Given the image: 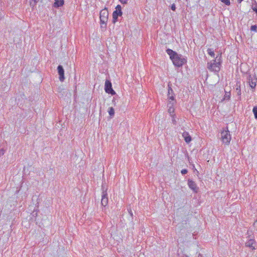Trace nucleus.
Returning <instances> with one entry per match:
<instances>
[{"label":"nucleus","mask_w":257,"mask_h":257,"mask_svg":"<svg viewBox=\"0 0 257 257\" xmlns=\"http://www.w3.org/2000/svg\"><path fill=\"white\" fill-rule=\"evenodd\" d=\"M166 52L170 56V58L175 66L177 67H181L186 62V59L183 58L181 55L177 54L172 50L168 49H167Z\"/></svg>","instance_id":"f257e3e1"},{"label":"nucleus","mask_w":257,"mask_h":257,"mask_svg":"<svg viewBox=\"0 0 257 257\" xmlns=\"http://www.w3.org/2000/svg\"><path fill=\"white\" fill-rule=\"evenodd\" d=\"M220 57H216L215 60L208 63L207 68L211 71L218 72L220 69Z\"/></svg>","instance_id":"f03ea898"},{"label":"nucleus","mask_w":257,"mask_h":257,"mask_svg":"<svg viewBox=\"0 0 257 257\" xmlns=\"http://www.w3.org/2000/svg\"><path fill=\"white\" fill-rule=\"evenodd\" d=\"M221 139L222 143L226 145H228L231 139L230 132L226 128V130H224L221 133Z\"/></svg>","instance_id":"7ed1b4c3"},{"label":"nucleus","mask_w":257,"mask_h":257,"mask_svg":"<svg viewBox=\"0 0 257 257\" xmlns=\"http://www.w3.org/2000/svg\"><path fill=\"white\" fill-rule=\"evenodd\" d=\"M108 12L107 9L102 10L100 12V21L101 24H104L106 26V23L108 20Z\"/></svg>","instance_id":"20e7f679"},{"label":"nucleus","mask_w":257,"mask_h":257,"mask_svg":"<svg viewBox=\"0 0 257 257\" xmlns=\"http://www.w3.org/2000/svg\"><path fill=\"white\" fill-rule=\"evenodd\" d=\"M245 244L246 247H248L252 249H255L256 246V242L254 239V236H248Z\"/></svg>","instance_id":"39448f33"},{"label":"nucleus","mask_w":257,"mask_h":257,"mask_svg":"<svg viewBox=\"0 0 257 257\" xmlns=\"http://www.w3.org/2000/svg\"><path fill=\"white\" fill-rule=\"evenodd\" d=\"M247 80L250 87L252 89H254L257 82V78L255 75H249L247 77Z\"/></svg>","instance_id":"423d86ee"},{"label":"nucleus","mask_w":257,"mask_h":257,"mask_svg":"<svg viewBox=\"0 0 257 257\" xmlns=\"http://www.w3.org/2000/svg\"><path fill=\"white\" fill-rule=\"evenodd\" d=\"M105 91L106 93L114 95L115 92L112 88L111 83L110 81L106 80L105 82Z\"/></svg>","instance_id":"0eeeda50"},{"label":"nucleus","mask_w":257,"mask_h":257,"mask_svg":"<svg viewBox=\"0 0 257 257\" xmlns=\"http://www.w3.org/2000/svg\"><path fill=\"white\" fill-rule=\"evenodd\" d=\"M102 189L103 190V192L102 193V197L101 203V205L103 206H106L108 204V197H107V193L106 190H104V187L103 185L102 186Z\"/></svg>","instance_id":"6e6552de"},{"label":"nucleus","mask_w":257,"mask_h":257,"mask_svg":"<svg viewBox=\"0 0 257 257\" xmlns=\"http://www.w3.org/2000/svg\"><path fill=\"white\" fill-rule=\"evenodd\" d=\"M58 72L59 75L60 81L63 82L65 79L64 77V70L62 66L59 65L57 67Z\"/></svg>","instance_id":"1a4fd4ad"},{"label":"nucleus","mask_w":257,"mask_h":257,"mask_svg":"<svg viewBox=\"0 0 257 257\" xmlns=\"http://www.w3.org/2000/svg\"><path fill=\"white\" fill-rule=\"evenodd\" d=\"M188 185L189 187L192 189L194 192H197L198 190L196 184L195 182L191 180H189L188 181Z\"/></svg>","instance_id":"9d476101"},{"label":"nucleus","mask_w":257,"mask_h":257,"mask_svg":"<svg viewBox=\"0 0 257 257\" xmlns=\"http://www.w3.org/2000/svg\"><path fill=\"white\" fill-rule=\"evenodd\" d=\"M182 137L184 139V140L186 142V143H187L188 144L192 140V138H191V136H190L189 133L187 132H184L182 133Z\"/></svg>","instance_id":"9b49d317"},{"label":"nucleus","mask_w":257,"mask_h":257,"mask_svg":"<svg viewBox=\"0 0 257 257\" xmlns=\"http://www.w3.org/2000/svg\"><path fill=\"white\" fill-rule=\"evenodd\" d=\"M121 12H119L118 11H114L112 14L113 23H115L117 21L118 16H121Z\"/></svg>","instance_id":"f8f14e48"},{"label":"nucleus","mask_w":257,"mask_h":257,"mask_svg":"<svg viewBox=\"0 0 257 257\" xmlns=\"http://www.w3.org/2000/svg\"><path fill=\"white\" fill-rule=\"evenodd\" d=\"M64 5V0H55L54 4V7L55 8H58Z\"/></svg>","instance_id":"ddd939ff"},{"label":"nucleus","mask_w":257,"mask_h":257,"mask_svg":"<svg viewBox=\"0 0 257 257\" xmlns=\"http://www.w3.org/2000/svg\"><path fill=\"white\" fill-rule=\"evenodd\" d=\"M173 104H174V102L171 103V101L168 103V107H169L168 109V112L171 116H173V113L174 112V108L172 107Z\"/></svg>","instance_id":"4468645a"},{"label":"nucleus","mask_w":257,"mask_h":257,"mask_svg":"<svg viewBox=\"0 0 257 257\" xmlns=\"http://www.w3.org/2000/svg\"><path fill=\"white\" fill-rule=\"evenodd\" d=\"M172 93H173L172 89L171 88H170V87H169V89H168V97H169V99H171L172 101H174V96L172 94Z\"/></svg>","instance_id":"2eb2a0df"},{"label":"nucleus","mask_w":257,"mask_h":257,"mask_svg":"<svg viewBox=\"0 0 257 257\" xmlns=\"http://www.w3.org/2000/svg\"><path fill=\"white\" fill-rule=\"evenodd\" d=\"M108 112L110 116L112 117L114 116V110L112 107H110L108 108Z\"/></svg>","instance_id":"dca6fc26"},{"label":"nucleus","mask_w":257,"mask_h":257,"mask_svg":"<svg viewBox=\"0 0 257 257\" xmlns=\"http://www.w3.org/2000/svg\"><path fill=\"white\" fill-rule=\"evenodd\" d=\"M236 86V90H235V92L238 96H240L241 93L240 84L238 85V83H237Z\"/></svg>","instance_id":"f3484780"},{"label":"nucleus","mask_w":257,"mask_h":257,"mask_svg":"<svg viewBox=\"0 0 257 257\" xmlns=\"http://www.w3.org/2000/svg\"><path fill=\"white\" fill-rule=\"evenodd\" d=\"M207 52H208V54H209L212 57H214V53L213 52V51L211 49H208L207 50Z\"/></svg>","instance_id":"a211bd4d"},{"label":"nucleus","mask_w":257,"mask_h":257,"mask_svg":"<svg viewBox=\"0 0 257 257\" xmlns=\"http://www.w3.org/2000/svg\"><path fill=\"white\" fill-rule=\"evenodd\" d=\"M252 111L254 115V117L257 119V106H255L253 107Z\"/></svg>","instance_id":"6ab92c4d"},{"label":"nucleus","mask_w":257,"mask_h":257,"mask_svg":"<svg viewBox=\"0 0 257 257\" xmlns=\"http://www.w3.org/2000/svg\"><path fill=\"white\" fill-rule=\"evenodd\" d=\"M222 3H224L226 6H229L230 5V0H220Z\"/></svg>","instance_id":"aec40b11"},{"label":"nucleus","mask_w":257,"mask_h":257,"mask_svg":"<svg viewBox=\"0 0 257 257\" xmlns=\"http://www.w3.org/2000/svg\"><path fill=\"white\" fill-rule=\"evenodd\" d=\"M230 97V94L229 93L226 92L224 95V99L229 100Z\"/></svg>","instance_id":"412c9836"},{"label":"nucleus","mask_w":257,"mask_h":257,"mask_svg":"<svg viewBox=\"0 0 257 257\" xmlns=\"http://www.w3.org/2000/svg\"><path fill=\"white\" fill-rule=\"evenodd\" d=\"M250 30L254 32L257 31V26L256 25H252L250 27Z\"/></svg>","instance_id":"4be33fe9"},{"label":"nucleus","mask_w":257,"mask_h":257,"mask_svg":"<svg viewBox=\"0 0 257 257\" xmlns=\"http://www.w3.org/2000/svg\"><path fill=\"white\" fill-rule=\"evenodd\" d=\"M5 153V150L4 149H0V156H3Z\"/></svg>","instance_id":"5701e85b"},{"label":"nucleus","mask_w":257,"mask_h":257,"mask_svg":"<svg viewBox=\"0 0 257 257\" xmlns=\"http://www.w3.org/2000/svg\"><path fill=\"white\" fill-rule=\"evenodd\" d=\"M181 172L182 175H185L187 173L188 170L187 169H183Z\"/></svg>","instance_id":"b1692460"},{"label":"nucleus","mask_w":257,"mask_h":257,"mask_svg":"<svg viewBox=\"0 0 257 257\" xmlns=\"http://www.w3.org/2000/svg\"><path fill=\"white\" fill-rule=\"evenodd\" d=\"M115 11H118L119 12H121V6L120 5H117L116 7V10Z\"/></svg>","instance_id":"393cba45"},{"label":"nucleus","mask_w":257,"mask_h":257,"mask_svg":"<svg viewBox=\"0 0 257 257\" xmlns=\"http://www.w3.org/2000/svg\"><path fill=\"white\" fill-rule=\"evenodd\" d=\"M119 2L122 4H126L127 3L128 0H119Z\"/></svg>","instance_id":"a878e982"},{"label":"nucleus","mask_w":257,"mask_h":257,"mask_svg":"<svg viewBox=\"0 0 257 257\" xmlns=\"http://www.w3.org/2000/svg\"><path fill=\"white\" fill-rule=\"evenodd\" d=\"M171 9L175 11V10H176V6L174 4H172V6H171Z\"/></svg>","instance_id":"bb28decb"},{"label":"nucleus","mask_w":257,"mask_h":257,"mask_svg":"<svg viewBox=\"0 0 257 257\" xmlns=\"http://www.w3.org/2000/svg\"><path fill=\"white\" fill-rule=\"evenodd\" d=\"M253 226L254 228L257 230V220L254 222Z\"/></svg>","instance_id":"cd10ccee"},{"label":"nucleus","mask_w":257,"mask_h":257,"mask_svg":"<svg viewBox=\"0 0 257 257\" xmlns=\"http://www.w3.org/2000/svg\"><path fill=\"white\" fill-rule=\"evenodd\" d=\"M172 121H173V123L174 124H176V120H175V118H174V117H173V118H172Z\"/></svg>","instance_id":"c85d7f7f"},{"label":"nucleus","mask_w":257,"mask_h":257,"mask_svg":"<svg viewBox=\"0 0 257 257\" xmlns=\"http://www.w3.org/2000/svg\"><path fill=\"white\" fill-rule=\"evenodd\" d=\"M33 1L35 3H36L39 1V0H33Z\"/></svg>","instance_id":"c756f323"},{"label":"nucleus","mask_w":257,"mask_h":257,"mask_svg":"<svg viewBox=\"0 0 257 257\" xmlns=\"http://www.w3.org/2000/svg\"><path fill=\"white\" fill-rule=\"evenodd\" d=\"M242 1H243V0H237L238 2L239 3H241V2H242Z\"/></svg>","instance_id":"7c9ffc66"},{"label":"nucleus","mask_w":257,"mask_h":257,"mask_svg":"<svg viewBox=\"0 0 257 257\" xmlns=\"http://www.w3.org/2000/svg\"><path fill=\"white\" fill-rule=\"evenodd\" d=\"M130 214H131V215H133V213H132V211H131V210L130 211Z\"/></svg>","instance_id":"2f4dec72"},{"label":"nucleus","mask_w":257,"mask_h":257,"mask_svg":"<svg viewBox=\"0 0 257 257\" xmlns=\"http://www.w3.org/2000/svg\"><path fill=\"white\" fill-rule=\"evenodd\" d=\"M254 11H256V12H257V9H254Z\"/></svg>","instance_id":"473e14b6"},{"label":"nucleus","mask_w":257,"mask_h":257,"mask_svg":"<svg viewBox=\"0 0 257 257\" xmlns=\"http://www.w3.org/2000/svg\"><path fill=\"white\" fill-rule=\"evenodd\" d=\"M254 11H256V12H257V9H254Z\"/></svg>","instance_id":"72a5a7b5"}]
</instances>
